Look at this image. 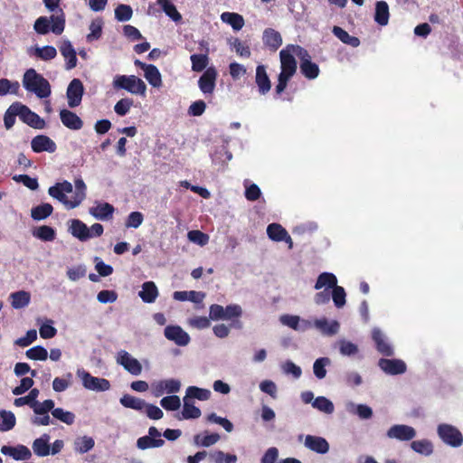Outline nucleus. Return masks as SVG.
<instances>
[{
    "instance_id": "nucleus-1",
    "label": "nucleus",
    "mask_w": 463,
    "mask_h": 463,
    "mask_svg": "<svg viewBox=\"0 0 463 463\" xmlns=\"http://www.w3.org/2000/svg\"><path fill=\"white\" fill-rule=\"evenodd\" d=\"M295 47L299 45L288 44L279 52L280 73L278 77V83L275 88L277 95H280L287 88L288 81L295 75L298 69L294 54L298 56V50Z\"/></svg>"
},
{
    "instance_id": "nucleus-2",
    "label": "nucleus",
    "mask_w": 463,
    "mask_h": 463,
    "mask_svg": "<svg viewBox=\"0 0 463 463\" xmlns=\"http://www.w3.org/2000/svg\"><path fill=\"white\" fill-rule=\"evenodd\" d=\"M23 86L26 90L34 93L40 99L49 97L52 92L49 81L32 68L24 72Z\"/></svg>"
},
{
    "instance_id": "nucleus-3",
    "label": "nucleus",
    "mask_w": 463,
    "mask_h": 463,
    "mask_svg": "<svg viewBox=\"0 0 463 463\" xmlns=\"http://www.w3.org/2000/svg\"><path fill=\"white\" fill-rule=\"evenodd\" d=\"M65 28V14L59 8L58 14H52L50 17L40 16L33 24V29L39 34H47L52 32L56 35H61Z\"/></svg>"
},
{
    "instance_id": "nucleus-4",
    "label": "nucleus",
    "mask_w": 463,
    "mask_h": 463,
    "mask_svg": "<svg viewBox=\"0 0 463 463\" xmlns=\"http://www.w3.org/2000/svg\"><path fill=\"white\" fill-rule=\"evenodd\" d=\"M113 87L117 90H125L131 94L142 95L146 94V85L138 77L135 75H118L114 78Z\"/></svg>"
},
{
    "instance_id": "nucleus-5",
    "label": "nucleus",
    "mask_w": 463,
    "mask_h": 463,
    "mask_svg": "<svg viewBox=\"0 0 463 463\" xmlns=\"http://www.w3.org/2000/svg\"><path fill=\"white\" fill-rule=\"evenodd\" d=\"M298 50V57L300 59V71L308 80H314L319 75V67L311 61L308 52L303 47H295Z\"/></svg>"
},
{
    "instance_id": "nucleus-6",
    "label": "nucleus",
    "mask_w": 463,
    "mask_h": 463,
    "mask_svg": "<svg viewBox=\"0 0 463 463\" xmlns=\"http://www.w3.org/2000/svg\"><path fill=\"white\" fill-rule=\"evenodd\" d=\"M438 434L440 439L454 448H458L463 443L461 432L450 424L442 423L438 426Z\"/></svg>"
},
{
    "instance_id": "nucleus-7",
    "label": "nucleus",
    "mask_w": 463,
    "mask_h": 463,
    "mask_svg": "<svg viewBox=\"0 0 463 463\" xmlns=\"http://www.w3.org/2000/svg\"><path fill=\"white\" fill-rule=\"evenodd\" d=\"M78 375L81 377L82 384L88 390L105 392L110 388V383L109 380L94 377L84 370H78Z\"/></svg>"
},
{
    "instance_id": "nucleus-8",
    "label": "nucleus",
    "mask_w": 463,
    "mask_h": 463,
    "mask_svg": "<svg viewBox=\"0 0 463 463\" xmlns=\"http://www.w3.org/2000/svg\"><path fill=\"white\" fill-rule=\"evenodd\" d=\"M218 72L213 66L208 67L198 80L200 90L205 95H213L216 86Z\"/></svg>"
},
{
    "instance_id": "nucleus-9",
    "label": "nucleus",
    "mask_w": 463,
    "mask_h": 463,
    "mask_svg": "<svg viewBox=\"0 0 463 463\" xmlns=\"http://www.w3.org/2000/svg\"><path fill=\"white\" fill-rule=\"evenodd\" d=\"M84 87L80 80L73 79L67 88V99L70 108L73 109L81 103Z\"/></svg>"
},
{
    "instance_id": "nucleus-10",
    "label": "nucleus",
    "mask_w": 463,
    "mask_h": 463,
    "mask_svg": "<svg viewBox=\"0 0 463 463\" xmlns=\"http://www.w3.org/2000/svg\"><path fill=\"white\" fill-rule=\"evenodd\" d=\"M20 119L29 127L35 129H43L46 124L43 118L32 111L26 105L19 102Z\"/></svg>"
},
{
    "instance_id": "nucleus-11",
    "label": "nucleus",
    "mask_w": 463,
    "mask_h": 463,
    "mask_svg": "<svg viewBox=\"0 0 463 463\" xmlns=\"http://www.w3.org/2000/svg\"><path fill=\"white\" fill-rule=\"evenodd\" d=\"M372 339L378 353L383 356H392L394 354L392 345L389 343L386 335L380 328H373Z\"/></svg>"
},
{
    "instance_id": "nucleus-12",
    "label": "nucleus",
    "mask_w": 463,
    "mask_h": 463,
    "mask_svg": "<svg viewBox=\"0 0 463 463\" xmlns=\"http://www.w3.org/2000/svg\"><path fill=\"white\" fill-rule=\"evenodd\" d=\"M117 363L133 375H138L142 372V365L139 361L132 357L127 351L118 352Z\"/></svg>"
},
{
    "instance_id": "nucleus-13",
    "label": "nucleus",
    "mask_w": 463,
    "mask_h": 463,
    "mask_svg": "<svg viewBox=\"0 0 463 463\" xmlns=\"http://www.w3.org/2000/svg\"><path fill=\"white\" fill-rule=\"evenodd\" d=\"M378 366L387 374L397 375L406 372V364L401 359L381 358Z\"/></svg>"
},
{
    "instance_id": "nucleus-14",
    "label": "nucleus",
    "mask_w": 463,
    "mask_h": 463,
    "mask_svg": "<svg viewBox=\"0 0 463 463\" xmlns=\"http://www.w3.org/2000/svg\"><path fill=\"white\" fill-rule=\"evenodd\" d=\"M387 437L402 441H408L416 436L415 430L408 425L396 424L392 426L387 431Z\"/></svg>"
},
{
    "instance_id": "nucleus-15",
    "label": "nucleus",
    "mask_w": 463,
    "mask_h": 463,
    "mask_svg": "<svg viewBox=\"0 0 463 463\" xmlns=\"http://www.w3.org/2000/svg\"><path fill=\"white\" fill-rule=\"evenodd\" d=\"M31 147L35 153H53L57 149L55 142L45 135H38L34 137L31 141Z\"/></svg>"
},
{
    "instance_id": "nucleus-16",
    "label": "nucleus",
    "mask_w": 463,
    "mask_h": 463,
    "mask_svg": "<svg viewBox=\"0 0 463 463\" xmlns=\"http://www.w3.org/2000/svg\"><path fill=\"white\" fill-rule=\"evenodd\" d=\"M164 334L168 340L174 341L181 346L186 345L190 341L189 335L179 326H167Z\"/></svg>"
},
{
    "instance_id": "nucleus-17",
    "label": "nucleus",
    "mask_w": 463,
    "mask_h": 463,
    "mask_svg": "<svg viewBox=\"0 0 463 463\" xmlns=\"http://www.w3.org/2000/svg\"><path fill=\"white\" fill-rule=\"evenodd\" d=\"M1 453L13 458L14 460H27L32 457L31 450L24 445L19 444L15 447L4 445L0 449Z\"/></svg>"
},
{
    "instance_id": "nucleus-18",
    "label": "nucleus",
    "mask_w": 463,
    "mask_h": 463,
    "mask_svg": "<svg viewBox=\"0 0 463 463\" xmlns=\"http://www.w3.org/2000/svg\"><path fill=\"white\" fill-rule=\"evenodd\" d=\"M282 325L288 326L296 331H306L312 327V323L306 319H301L298 316L295 315H282L279 317Z\"/></svg>"
},
{
    "instance_id": "nucleus-19",
    "label": "nucleus",
    "mask_w": 463,
    "mask_h": 463,
    "mask_svg": "<svg viewBox=\"0 0 463 463\" xmlns=\"http://www.w3.org/2000/svg\"><path fill=\"white\" fill-rule=\"evenodd\" d=\"M304 445L308 449L318 454H326L329 450V443L327 440L319 436L307 435Z\"/></svg>"
},
{
    "instance_id": "nucleus-20",
    "label": "nucleus",
    "mask_w": 463,
    "mask_h": 463,
    "mask_svg": "<svg viewBox=\"0 0 463 463\" xmlns=\"http://www.w3.org/2000/svg\"><path fill=\"white\" fill-rule=\"evenodd\" d=\"M267 234L269 238L274 241H286L288 243L289 249L292 248L293 242L285 228L279 223H270L267 227Z\"/></svg>"
},
{
    "instance_id": "nucleus-21",
    "label": "nucleus",
    "mask_w": 463,
    "mask_h": 463,
    "mask_svg": "<svg viewBox=\"0 0 463 463\" xmlns=\"http://www.w3.org/2000/svg\"><path fill=\"white\" fill-rule=\"evenodd\" d=\"M60 119L62 125L71 130H80L83 127L82 119L75 112L66 109L60 111Z\"/></svg>"
},
{
    "instance_id": "nucleus-22",
    "label": "nucleus",
    "mask_w": 463,
    "mask_h": 463,
    "mask_svg": "<svg viewBox=\"0 0 463 463\" xmlns=\"http://www.w3.org/2000/svg\"><path fill=\"white\" fill-rule=\"evenodd\" d=\"M59 48L61 55L66 60V69L71 70L75 68L77 65L78 59L76 51L73 48L71 43L68 40H65L61 43Z\"/></svg>"
},
{
    "instance_id": "nucleus-23",
    "label": "nucleus",
    "mask_w": 463,
    "mask_h": 463,
    "mask_svg": "<svg viewBox=\"0 0 463 463\" xmlns=\"http://www.w3.org/2000/svg\"><path fill=\"white\" fill-rule=\"evenodd\" d=\"M255 82L261 95H265L270 90L271 82L267 74L266 68L262 64L258 65L256 68Z\"/></svg>"
},
{
    "instance_id": "nucleus-24",
    "label": "nucleus",
    "mask_w": 463,
    "mask_h": 463,
    "mask_svg": "<svg viewBox=\"0 0 463 463\" xmlns=\"http://www.w3.org/2000/svg\"><path fill=\"white\" fill-rule=\"evenodd\" d=\"M69 231L73 237L79 239L80 241H86L91 238L90 231L88 226L78 219L71 220Z\"/></svg>"
},
{
    "instance_id": "nucleus-25",
    "label": "nucleus",
    "mask_w": 463,
    "mask_h": 463,
    "mask_svg": "<svg viewBox=\"0 0 463 463\" xmlns=\"http://www.w3.org/2000/svg\"><path fill=\"white\" fill-rule=\"evenodd\" d=\"M115 208L109 203H99L90 209V213L98 220L106 221L112 218Z\"/></svg>"
},
{
    "instance_id": "nucleus-26",
    "label": "nucleus",
    "mask_w": 463,
    "mask_h": 463,
    "mask_svg": "<svg viewBox=\"0 0 463 463\" xmlns=\"http://www.w3.org/2000/svg\"><path fill=\"white\" fill-rule=\"evenodd\" d=\"M262 40L264 44L273 51L278 50L282 44L280 33L272 28L264 30Z\"/></svg>"
},
{
    "instance_id": "nucleus-27",
    "label": "nucleus",
    "mask_w": 463,
    "mask_h": 463,
    "mask_svg": "<svg viewBox=\"0 0 463 463\" xmlns=\"http://www.w3.org/2000/svg\"><path fill=\"white\" fill-rule=\"evenodd\" d=\"M138 296L145 303H153L158 296V289L153 281H146L142 285V290Z\"/></svg>"
},
{
    "instance_id": "nucleus-28",
    "label": "nucleus",
    "mask_w": 463,
    "mask_h": 463,
    "mask_svg": "<svg viewBox=\"0 0 463 463\" xmlns=\"http://www.w3.org/2000/svg\"><path fill=\"white\" fill-rule=\"evenodd\" d=\"M390 17L389 5L385 1H378L375 4L374 21L381 26L388 24Z\"/></svg>"
},
{
    "instance_id": "nucleus-29",
    "label": "nucleus",
    "mask_w": 463,
    "mask_h": 463,
    "mask_svg": "<svg viewBox=\"0 0 463 463\" xmlns=\"http://www.w3.org/2000/svg\"><path fill=\"white\" fill-rule=\"evenodd\" d=\"M333 34L339 39L343 43L352 46L354 48L358 47L360 45V40L356 36L350 35L342 27L335 25L332 28Z\"/></svg>"
},
{
    "instance_id": "nucleus-30",
    "label": "nucleus",
    "mask_w": 463,
    "mask_h": 463,
    "mask_svg": "<svg viewBox=\"0 0 463 463\" xmlns=\"http://www.w3.org/2000/svg\"><path fill=\"white\" fill-rule=\"evenodd\" d=\"M50 436L43 434L40 438L34 439L33 442V450L38 457H46L51 452V447L49 445Z\"/></svg>"
},
{
    "instance_id": "nucleus-31",
    "label": "nucleus",
    "mask_w": 463,
    "mask_h": 463,
    "mask_svg": "<svg viewBox=\"0 0 463 463\" xmlns=\"http://www.w3.org/2000/svg\"><path fill=\"white\" fill-rule=\"evenodd\" d=\"M314 325L322 332V334L326 335H335L340 326L337 321L334 320L329 323L326 318L316 319Z\"/></svg>"
},
{
    "instance_id": "nucleus-32",
    "label": "nucleus",
    "mask_w": 463,
    "mask_h": 463,
    "mask_svg": "<svg viewBox=\"0 0 463 463\" xmlns=\"http://www.w3.org/2000/svg\"><path fill=\"white\" fill-rule=\"evenodd\" d=\"M183 401L184 407L181 412L182 416H177V419H198L202 414L201 410L198 407L194 406L191 400L187 399L186 397H184Z\"/></svg>"
},
{
    "instance_id": "nucleus-33",
    "label": "nucleus",
    "mask_w": 463,
    "mask_h": 463,
    "mask_svg": "<svg viewBox=\"0 0 463 463\" xmlns=\"http://www.w3.org/2000/svg\"><path fill=\"white\" fill-rule=\"evenodd\" d=\"M53 212V207L49 203H43L31 210V217L34 221H42L48 218Z\"/></svg>"
},
{
    "instance_id": "nucleus-34",
    "label": "nucleus",
    "mask_w": 463,
    "mask_h": 463,
    "mask_svg": "<svg viewBox=\"0 0 463 463\" xmlns=\"http://www.w3.org/2000/svg\"><path fill=\"white\" fill-rule=\"evenodd\" d=\"M146 71H144V77L148 81V83L154 88H159L162 85V77L159 70L154 64H149L146 66Z\"/></svg>"
},
{
    "instance_id": "nucleus-35",
    "label": "nucleus",
    "mask_w": 463,
    "mask_h": 463,
    "mask_svg": "<svg viewBox=\"0 0 463 463\" xmlns=\"http://www.w3.org/2000/svg\"><path fill=\"white\" fill-rule=\"evenodd\" d=\"M11 305L15 309L23 308L29 305L31 295L29 292L20 290L10 295Z\"/></svg>"
},
{
    "instance_id": "nucleus-36",
    "label": "nucleus",
    "mask_w": 463,
    "mask_h": 463,
    "mask_svg": "<svg viewBox=\"0 0 463 463\" xmlns=\"http://www.w3.org/2000/svg\"><path fill=\"white\" fill-rule=\"evenodd\" d=\"M337 285V279L333 273L323 272L321 273L315 284L316 289L322 288H327V290L333 289Z\"/></svg>"
},
{
    "instance_id": "nucleus-37",
    "label": "nucleus",
    "mask_w": 463,
    "mask_h": 463,
    "mask_svg": "<svg viewBox=\"0 0 463 463\" xmlns=\"http://www.w3.org/2000/svg\"><path fill=\"white\" fill-rule=\"evenodd\" d=\"M220 439L221 437L218 433L209 434L207 431H204L203 433L196 434L194 437V442L196 446L210 447L218 442Z\"/></svg>"
},
{
    "instance_id": "nucleus-38",
    "label": "nucleus",
    "mask_w": 463,
    "mask_h": 463,
    "mask_svg": "<svg viewBox=\"0 0 463 463\" xmlns=\"http://www.w3.org/2000/svg\"><path fill=\"white\" fill-rule=\"evenodd\" d=\"M33 236L43 241H52L55 240V230L48 225H42L33 231Z\"/></svg>"
},
{
    "instance_id": "nucleus-39",
    "label": "nucleus",
    "mask_w": 463,
    "mask_h": 463,
    "mask_svg": "<svg viewBox=\"0 0 463 463\" xmlns=\"http://www.w3.org/2000/svg\"><path fill=\"white\" fill-rule=\"evenodd\" d=\"M75 193L71 199V205L74 208L78 207L82 201L86 198V184L81 178L76 179L74 182Z\"/></svg>"
},
{
    "instance_id": "nucleus-40",
    "label": "nucleus",
    "mask_w": 463,
    "mask_h": 463,
    "mask_svg": "<svg viewBox=\"0 0 463 463\" xmlns=\"http://www.w3.org/2000/svg\"><path fill=\"white\" fill-rule=\"evenodd\" d=\"M120 403L126 407L142 411L145 409L146 402L130 394H124L120 398Z\"/></svg>"
},
{
    "instance_id": "nucleus-41",
    "label": "nucleus",
    "mask_w": 463,
    "mask_h": 463,
    "mask_svg": "<svg viewBox=\"0 0 463 463\" xmlns=\"http://www.w3.org/2000/svg\"><path fill=\"white\" fill-rule=\"evenodd\" d=\"M157 4L161 6L165 14L175 22H179L182 19L181 14L177 11L172 0H157Z\"/></svg>"
},
{
    "instance_id": "nucleus-42",
    "label": "nucleus",
    "mask_w": 463,
    "mask_h": 463,
    "mask_svg": "<svg viewBox=\"0 0 463 463\" xmlns=\"http://www.w3.org/2000/svg\"><path fill=\"white\" fill-rule=\"evenodd\" d=\"M95 441L91 437H79L74 440V450L80 454H84L94 448Z\"/></svg>"
},
{
    "instance_id": "nucleus-43",
    "label": "nucleus",
    "mask_w": 463,
    "mask_h": 463,
    "mask_svg": "<svg viewBox=\"0 0 463 463\" xmlns=\"http://www.w3.org/2000/svg\"><path fill=\"white\" fill-rule=\"evenodd\" d=\"M221 18L236 31L241 30L244 25V19L242 15L237 13L225 12L221 15Z\"/></svg>"
},
{
    "instance_id": "nucleus-44",
    "label": "nucleus",
    "mask_w": 463,
    "mask_h": 463,
    "mask_svg": "<svg viewBox=\"0 0 463 463\" xmlns=\"http://www.w3.org/2000/svg\"><path fill=\"white\" fill-rule=\"evenodd\" d=\"M16 116L20 118L19 102L10 105L4 115V124L6 129H10L14 125Z\"/></svg>"
},
{
    "instance_id": "nucleus-45",
    "label": "nucleus",
    "mask_w": 463,
    "mask_h": 463,
    "mask_svg": "<svg viewBox=\"0 0 463 463\" xmlns=\"http://www.w3.org/2000/svg\"><path fill=\"white\" fill-rule=\"evenodd\" d=\"M211 396L208 389L199 388L197 386H189L186 389L185 396L187 399H197L199 401H207Z\"/></svg>"
},
{
    "instance_id": "nucleus-46",
    "label": "nucleus",
    "mask_w": 463,
    "mask_h": 463,
    "mask_svg": "<svg viewBox=\"0 0 463 463\" xmlns=\"http://www.w3.org/2000/svg\"><path fill=\"white\" fill-rule=\"evenodd\" d=\"M0 431L11 430L16 423L14 414L10 411L2 410L0 411Z\"/></svg>"
},
{
    "instance_id": "nucleus-47",
    "label": "nucleus",
    "mask_w": 463,
    "mask_h": 463,
    "mask_svg": "<svg viewBox=\"0 0 463 463\" xmlns=\"http://www.w3.org/2000/svg\"><path fill=\"white\" fill-rule=\"evenodd\" d=\"M40 392L38 389L33 388L30 391L29 394L24 397L16 398L14 402V404L16 407H21L24 405H29L31 408L34 409L36 405V399L39 395Z\"/></svg>"
},
{
    "instance_id": "nucleus-48",
    "label": "nucleus",
    "mask_w": 463,
    "mask_h": 463,
    "mask_svg": "<svg viewBox=\"0 0 463 463\" xmlns=\"http://www.w3.org/2000/svg\"><path fill=\"white\" fill-rule=\"evenodd\" d=\"M165 444L163 439H154L148 435L140 437L137 441V446L140 449H147L151 448H159Z\"/></svg>"
},
{
    "instance_id": "nucleus-49",
    "label": "nucleus",
    "mask_w": 463,
    "mask_h": 463,
    "mask_svg": "<svg viewBox=\"0 0 463 463\" xmlns=\"http://www.w3.org/2000/svg\"><path fill=\"white\" fill-rule=\"evenodd\" d=\"M190 60L192 62V70L194 71L200 72L208 68L209 57L207 53L192 54Z\"/></svg>"
},
{
    "instance_id": "nucleus-50",
    "label": "nucleus",
    "mask_w": 463,
    "mask_h": 463,
    "mask_svg": "<svg viewBox=\"0 0 463 463\" xmlns=\"http://www.w3.org/2000/svg\"><path fill=\"white\" fill-rule=\"evenodd\" d=\"M48 194L52 198L57 199L61 202L67 209H73L71 203V200H69L65 194L62 193L60 185L55 184L48 189Z\"/></svg>"
},
{
    "instance_id": "nucleus-51",
    "label": "nucleus",
    "mask_w": 463,
    "mask_h": 463,
    "mask_svg": "<svg viewBox=\"0 0 463 463\" xmlns=\"http://www.w3.org/2000/svg\"><path fill=\"white\" fill-rule=\"evenodd\" d=\"M20 90L18 81H11L8 79H0V96L8 93L17 95Z\"/></svg>"
},
{
    "instance_id": "nucleus-52",
    "label": "nucleus",
    "mask_w": 463,
    "mask_h": 463,
    "mask_svg": "<svg viewBox=\"0 0 463 463\" xmlns=\"http://www.w3.org/2000/svg\"><path fill=\"white\" fill-rule=\"evenodd\" d=\"M103 21L100 18L93 20L90 24V33L87 35L88 42L99 40L102 34Z\"/></svg>"
},
{
    "instance_id": "nucleus-53",
    "label": "nucleus",
    "mask_w": 463,
    "mask_h": 463,
    "mask_svg": "<svg viewBox=\"0 0 463 463\" xmlns=\"http://www.w3.org/2000/svg\"><path fill=\"white\" fill-rule=\"evenodd\" d=\"M312 406L327 414L332 413L335 409L333 402L324 396L317 397L312 402Z\"/></svg>"
},
{
    "instance_id": "nucleus-54",
    "label": "nucleus",
    "mask_w": 463,
    "mask_h": 463,
    "mask_svg": "<svg viewBox=\"0 0 463 463\" xmlns=\"http://www.w3.org/2000/svg\"><path fill=\"white\" fill-rule=\"evenodd\" d=\"M34 55L43 61H50L56 57L57 51L51 45L36 47L34 50Z\"/></svg>"
},
{
    "instance_id": "nucleus-55",
    "label": "nucleus",
    "mask_w": 463,
    "mask_h": 463,
    "mask_svg": "<svg viewBox=\"0 0 463 463\" xmlns=\"http://www.w3.org/2000/svg\"><path fill=\"white\" fill-rule=\"evenodd\" d=\"M133 10L130 5L120 4L115 9V18L118 22H127L131 19Z\"/></svg>"
},
{
    "instance_id": "nucleus-56",
    "label": "nucleus",
    "mask_w": 463,
    "mask_h": 463,
    "mask_svg": "<svg viewBox=\"0 0 463 463\" xmlns=\"http://www.w3.org/2000/svg\"><path fill=\"white\" fill-rule=\"evenodd\" d=\"M411 447L415 452L426 456L431 454L433 451L432 444L426 439L414 440L411 443Z\"/></svg>"
},
{
    "instance_id": "nucleus-57",
    "label": "nucleus",
    "mask_w": 463,
    "mask_h": 463,
    "mask_svg": "<svg viewBox=\"0 0 463 463\" xmlns=\"http://www.w3.org/2000/svg\"><path fill=\"white\" fill-rule=\"evenodd\" d=\"M52 414L55 419L68 425H71L75 421L74 413L71 411H66L62 408H55L54 410H52Z\"/></svg>"
},
{
    "instance_id": "nucleus-58",
    "label": "nucleus",
    "mask_w": 463,
    "mask_h": 463,
    "mask_svg": "<svg viewBox=\"0 0 463 463\" xmlns=\"http://www.w3.org/2000/svg\"><path fill=\"white\" fill-rule=\"evenodd\" d=\"M331 296L333 302L337 308H341L345 305L346 294L343 287L336 285L332 289Z\"/></svg>"
},
{
    "instance_id": "nucleus-59",
    "label": "nucleus",
    "mask_w": 463,
    "mask_h": 463,
    "mask_svg": "<svg viewBox=\"0 0 463 463\" xmlns=\"http://www.w3.org/2000/svg\"><path fill=\"white\" fill-rule=\"evenodd\" d=\"M27 358L31 360H39V361H44L48 357V352L47 350L41 346L36 345L30 349H28L25 353Z\"/></svg>"
},
{
    "instance_id": "nucleus-60",
    "label": "nucleus",
    "mask_w": 463,
    "mask_h": 463,
    "mask_svg": "<svg viewBox=\"0 0 463 463\" xmlns=\"http://www.w3.org/2000/svg\"><path fill=\"white\" fill-rule=\"evenodd\" d=\"M134 101L130 98H124L119 99L114 106V110L118 116H125L128 113Z\"/></svg>"
},
{
    "instance_id": "nucleus-61",
    "label": "nucleus",
    "mask_w": 463,
    "mask_h": 463,
    "mask_svg": "<svg viewBox=\"0 0 463 463\" xmlns=\"http://www.w3.org/2000/svg\"><path fill=\"white\" fill-rule=\"evenodd\" d=\"M161 406L166 411H176L180 408V398L176 395L165 396L160 401Z\"/></svg>"
},
{
    "instance_id": "nucleus-62",
    "label": "nucleus",
    "mask_w": 463,
    "mask_h": 463,
    "mask_svg": "<svg viewBox=\"0 0 463 463\" xmlns=\"http://www.w3.org/2000/svg\"><path fill=\"white\" fill-rule=\"evenodd\" d=\"M329 362H330L329 358H327V357H321L315 361L314 365H313V371H314V374L318 379H323L326 377V365L328 364Z\"/></svg>"
},
{
    "instance_id": "nucleus-63",
    "label": "nucleus",
    "mask_w": 463,
    "mask_h": 463,
    "mask_svg": "<svg viewBox=\"0 0 463 463\" xmlns=\"http://www.w3.org/2000/svg\"><path fill=\"white\" fill-rule=\"evenodd\" d=\"M187 237L190 241L194 242L200 246H204L209 241V236L199 230H193L188 232Z\"/></svg>"
},
{
    "instance_id": "nucleus-64",
    "label": "nucleus",
    "mask_w": 463,
    "mask_h": 463,
    "mask_svg": "<svg viewBox=\"0 0 463 463\" xmlns=\"http://www.w3.org/2000/svg\"><path fill=\"white\" fill-rule=\"evenodd\" d=\"M72 378V374L68 373L65 378L56 377L52 382V388L57 392H64L70 385Z\"/></svg>"
}]
</instances>
